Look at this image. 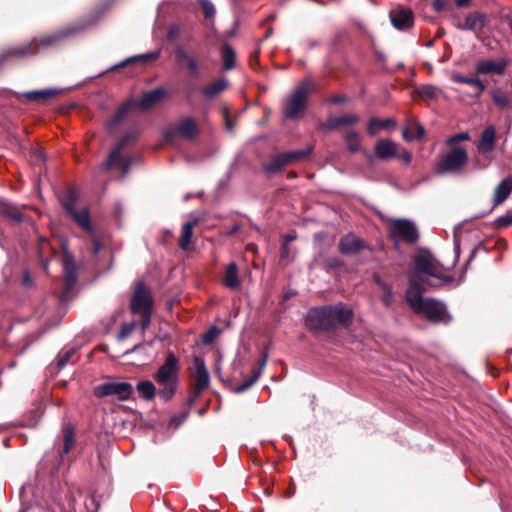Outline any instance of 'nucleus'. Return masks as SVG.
<instances>
[{"label":"nucleus","mask_w":512,"mask_h":512,"mask_svg":"<svg viewBox=\"0 0 512 512\" xmlns=\"http://www.w3.org/2000/svg\"><path fill=\"white\" fill-rule=\"evenodd\" d=\"M509 62V59L506 57L479 59L474 66L475 74L477 76H503L506 73Z\"/></svg>","instance_id":"obj_12"},{"label":"nucleus","mask_w":512,"mask_h":512,"mask_svg":"<svg viewBox=\"0 0 512 512\" xmlns=\"http://www.w3.org/2000/svg\"><path fill=\"white\" fill-rule=\"evenodd\" d=\"M180 368L179 358L173 352H169L164 363L154 375L158 386V396L165 402L170 401L177 391Z\"/></svg>","instance_id":"obj_3"},{"label":"nucleus","mask_w":512,"mask_h":512,"mask_svg":"<svg viewBox=\"0 0 512 512\" xmlns=\"http://www.w3.org/2000/svg\"><path fill=\"white\" fill-rule=\"evenodd\" d=\"M272 34V29H268V31L266 32L265 36H264V39L268 38L270 35Z\"/></svg>","instance_id":"obj_60"},{"label":"nucleus","mask_w":512,"mask_h":512,"mask_svg":"<svg viewBox=\"0 0 512 512\" xmlns=\"http://www.w3.org/2000/svg\"><path fill=\"white\" fill-rule=\"evenodd\" d=\"M74 31H75V28H69V29L62 30L58 33L43 37L42 39L39 40V45L40 46H48V45L54 44L59 39L73 33Z\"/></svg>","instance_id":"obj_40"},{"label":"nucleus","mask_w":512,"mask_h":512,"mask_svg":"<svg viewBox=\"0 0 512 512\" xmlns=\"http://www.w3.org/2000/svg\"><path fill=\"white\" fill-rule=\"evenodd\" d=\"M376 283L379 285V287L383 290V296L382 301L385 303V305H389L392 300V289L389 285H387L385 282H383L380 277H375Z\"/></svg>","instance_id":"obj_45"},{"label":"nucleus","mask_w":512,"mask_h":512,"mask_svg":"<svg viewBox=\"0 0 512 512\" xmlns=\"http://www.w3.org/2000/svg\"><path fill=\"white\" fill-rule=\"evenodd\" d=\"M223 284L231 290H236L240 287L241 280L239 278V271L235 262H231L227 265L223 277Z\"/></svg>","instance_id":"obj_26"},{"label":"nucleus","mask_w":512,"mask_h":512,"mask_svg":"<svg viewBox=\"0 0 512 512\" xmlns=\"http://www.w3.org/2000/svg\"><path fill=\"white\" fill-rule=\"evenodd\" d=\"M63 450L61 452V457H63L64 454H67L73 443H74V436H73V431L70 429V428H66L64 429L63 431Z\"/></svg>","instance_id":"obj_44"},{"label":"nucleus","mask_w":512,"mask_h":512,"mask_svg":"<svg viewBox=\"0 0 512 512\" xmlns=\"http://www.w3.org/2000/svg\"><path fill=\"white\" fill-rule=\"evenodd\" d=\"M266 362H267V357L265 356L262 361H261V364H260V368L258 370L254 369L252 371V376L249 380L245 381L244 383H242L241 385H239L235 390L237 393H241V392H244L246 391L247 389H249L256 381L257 379L260 377V374H261V371L262 369L265 367L266 365Z\"/></svg>","instance_id":"obj_36"},{"label":"nucleus","mask_w":512,"mask_h":512,"mask_svg":"<svg viewBox=\"0 0 512 512\" xmlns=\"http://www.w3.org/2000/svg\"><path fill=\"white\" fill-rule=\"evenodd\" d=\"M352 318L351 309L337 304L310 309L305 317V324L311 330H330L337 325H349Z\"/></svg>","instance_id":"obj_2"},{"label":"nucleus","mask_w":512,"mask_h":512,"mask_svg":"<svg viewBox=\"0 0 512 512\" xmlns=\"http://www.w3.org/2000/svg\"><path fill=\"white\" fill-rule=\"evenodd\" d=\"M499 226H502V227H508L510 225H512V213H507L505 215H502L498 218L497 220Z\"/></svg>","instance_id":"obj_54"},{"label":"nucleus","mask_w":512,"mask_h":512,"mask_svg":"<svg viewBox=\"0 0 512 512\" xmlns=\"http://www.w3.org/2000/svg\"><path fill=\"white\" fill-rule=\"evenodd\" d=\"M374 151L377 158L387 160L398 155L399 144L391 139H380L376 142Z\"/></svg>","instance_id":"obj_20"},{"label":"nucleus","mask_w":512,"mask_h":512,"mask_svg":"<svg viewBox=\"0 0 512 512\" xmlns=\"http://www.w3.org/2000/svg\"><path fill=\"white\" fill-rule=\"evenodd\" d=\"M198 2L201 4L204 15L206 18H211L215 15V7L213 3L209 0H198Z\"/></svg>","instance_id":"obj_49"},{"label":"nucleus","mask_w":512,"mask_h":512,"mask_svg":"<svg viewBox=\"0 0 512 512\" xmlns=\"http://www.w3.org/2000/svg\"><path fill=\"white\" fill-rule=\"evenodd\" d=\"M439 89L432 85H424L418 89V93L421 97L426 99H434L437 97Z\"/></svg>","instance_id":"obj_46"},{"label":"nucleus","mask_w":512,"mask_h":512,"mask_svg":"<svg viewBox=\"0 0 512 512\" xmlns=\"http://www.w3.org/2000/svg\"><path fill=\"white\" fill-rule=\"evenodd\" d=\"M135 328H136L135 321L123 323L121 325V329L117 336L118 340L122 341V340L126 339L128 336H130L132 334V332L135 330Z\"/></svg>","instance_id":"obj_47"},{"label":"nucleus","mask_w":512,"mask_h":512,"mask_svg":"<svg viewBox=\"0 0 512 512\" xmlns=\"http://www.w3.org/2000/svg\"><path fill=\"white\" fill-rule=\"evenodd\" d=\"M199 129L196 121L191 117L182 119L176 127L169 128L165 131L167 141H172L178 134L184 139L192 140L198 134Z\"/></svg>","instance_id":"obj_14"},{"label":"nucleus","mask_w":512,"mask_h":512,"mask_svg":"<svg viewBox=\"0 0 512 512\" xmlns=\"http://www.w3.org/2000/svg\"><path fill=\"white\" fill-rule=\"evenodd\" d=\"M63 270L66 290L68 291L77 281V267L73 256L68 252H65L63 255Z\"/></svg>","instance_id":"obj_22"},{"label":"nucleus","mask_w":512,"mask_h":512,"mask_svg":"<svg viewBox=\"0 0 512 512\" xmlns=\"http://www.w3.org/2000/svg\"><path fill=\"white\" fill-rule=\"evenodd\" d=\"M396 122L391 118L386 119H378L376 117H372L369 120V124L367 127V131L371 136L376 135L381 129H386L389 126H395Z\"/></svg>","instance_id":"obj_31"},{"label":"nucleus","mask_w":512,"mask_h":512,"mask_svg":"<svg viewBox=\"0 0 512 512\" xmlns=\"http://www.w3.org/2000/svg\"><path fill=\"white\" fill-rule=\"evenodd\" d=\"M57 92L58 91L56 89H45V90H39V91H29V92H26L24 95L29 100L45 101V100L50 99L53 96H55L57 94Z\"/></svg>","instance_id":"obj_38"},{"label":"nucleus","mask_w":512,"mask_h":512,"mask_svg":"<svg viewBox=\"0 0 512 512\" xmlns=\"http://www.w3.org/2000/svg\"><path fill=\"white\" fill-rule=\"evenodd\" d=\"M496 137V128L492 124L486 126L481 132L479 140L476 143V148L477 151L486 158V161L482 163L480 160H477L475 163L477 169H486L490 165L491 158L488 157V155L495 148Z\"/></svg>","instance_id":"obj_9"},{"label":"nucleus","mask_w":512,"mask_h":512,"mask_svg":"<svg viewBox=\"0 0 512 512\" xmlns=\"http://www.w3.org/2000/svg\"><path fill=\"white\" fill-rule=\"evenodd\" d=\"M366 248L367 243L353 233L341 237L338 244V249L343 255H356Z\"/></svg>","instance_id":"obj_17"},{"label":"nucleus","mask_w":512,"mask_h":512,"mask_svg":"<svg viewBox=\"0 0 512 512\" xmlns=\"http://www.w3.org/2000/svg\"><path fill=\"white\" fill-rule=\"evenodd\" d=\"M160 54H161L160 50H155V51L150 52V53L133 56V57H130V58L120 62L119 64L113 66L112 69H117V68H120V67H124L125 65H127L130 62H135V61H140V60L141 61H148V60H152V59H157L160 56Z\"/></svg>","instance_id":"obj_37"},{"label":"nucleus","mask_w":512,"mask_h":512,"mask_svg":"<svg viewBox=\"0 0 512 512\" xmlns=\"http://www.w3.org/2000/svg\"><path fill=\"white\" fill-rule=\"evenodd\" d=\"M359 121V117L354 114H347L340 117H334L328 120L327 128L334 130L340 126L353 125Z\"/></svg>","instance_id":"obj_30"},{"label":"nucleus","mask_w":512,"mask_h":512,"mask_svg":"<svg viewBox=\"0 0 512 512\" xmlns=\"http://www.w3.org/2000/svg\"><path fill=\"white\" fill-rule=\"evenodd\" d=\"M197 225V220L186 222L182 227L181 236L179 239V246L181 249L186 250L192 239L193 228Z\"/></svg>","instance_id":"obj_33"},{"label":"nucleus","mask_w":512,"mask_h":512,"mask_svg":"<svg viewBox=\"0 0 512 512\" xmlns=\"http://www.w3.org/2000/svg\"><path fill=\"white\" fill-rule=\"evenodd\" d=\"M469 0H456V4L460 7L467 5Z\"/></svg>","instance_id":"obj_59"},{"label":"nucleus","mask_w":512,"mask_h":512,"mask_svg":"<svg viewBox=\"0 0 512 512\" xmlns=\"http://www.w3.org/2000/svg\"><path fill=\"white\" fill-rule=\"evenodd\" d=\"M468 152L464 147H452L436 163L438 174H460L468 163Z\"/></svg>","instance_id":"obj_7"},{"label":"nucleus","mask_w":512,"mask_h":512,"mask_svg":"<svg viewBox=\"0 0 512 512\" xmlns=\"http://www.w3.org/2000/svg\"><path fill=\"white\" fill-rule=\"evenodd\" d=\"M508 84V89L496 86L489 90V96L493 104L501 111L512 108V80Z\"/></svg>","instance_id":"obj_18"},{"label":"nucleus","mask_w":512,"mask_h":512,"mask_svg":"<svg viewBox=\"0 0 512 512\" xmlns=\"http://www.w3.org/2000/svg\"><path fill=\"white\" fill-rule=\"evenodd\" d=\"M194 373V397L191 402L197 398L208 386L210 382L209 372L205 366L204 360L195 356L193 358Z\"/></svg>","instance_id":"obj_16"},{"label":"nucleus","mask_w":512,"mask_h":512,"mask_svg":"<svg viewBox=\"0 0 512 512\" xmlns=\"http://www.w3.org/2000/svg\"><path fill=\"white\" fill-rule=\"evenodd\" d=\"M68 214L78 224L79 227H81L87 233L93 234L88 207H83L80 210L75 209Z\"/></svg>","instance_id":"obj_25"},{"label":"nucleus","mask_w":512,"mask_h":512,"mask_svg":"<svg viewBox=\"0 0 512 512\" xmlns=\"http://www.w3.org/2000/svg\"><path fill=\"white\" fill-rule=\"evenodd\" d=\"M424 291L407 289L405 298L411 309L419 314H423L428 320L433 322H446L449 320L446 307L443 303L434 299H424Z\"/></svg>","instance_id":"obj_4"},{"label":"nucleus","mask_w":512,"mask_h":512,"mask_svg":"<svg viewBox=\"0 0 512 512\" xmlns=\"http://www.w3.org/2000/svg\"><path fill=\"white\" fill-rule=\"evenodd\" d=\"M175 62L181 69H187L193 76L200 75L199 63L191 51L183 45H178L174 49Z\"/></svg>","instance_id":"obj_15"},{"label":"nucleus","mask_w":512,"mask_h":512,"mask_svg":"<svg viewBox=\"0 0 512 512\" xmlns=\"http://www.w3.org/2000/svg\"><path fill=\"white\" fill-rule=\"evenodd\" d=\"M509 27H510V29L512 31V22L509 23Z\"/></svg>","instance_id":"obj_63"},{"label":"nucleus","mask_w":512,"mask_h":512,"mask_svg":"<svg viewBox=\"0 0 512 512\" xmlns=\"http://www.w3.org/2000/svg\"><path fill=\"white\" fill-rule=\"evenodd\" d=\"M432 6L435 11L440 12L446 7V1L445 0H434Z\"/></svg>","instance_id":"obj_55"},{"label":"nucleus","mask_w":512,"mask_h":512,"mask_svg":"<svg viewBox=\"0 0 512 512\" xmlns=\"http://www.w3.org/2000/svg\"><path fill=\"white\" fill-rule=\"evenodd\" d=\"M346 101V98L345 96H342V95H336L332 98V103L334 104H341V103H344Z\"/></svg>","instance_id":"obj_57"},{"label":"nucleus","mask_w":512,"mask_h":512,"mask_svg":"<svg viewBox=\"0 0 512 512\" xmlns=\"http://www.w3.org/2000/svg\"><path fill=\"white\" fill-rule=\"evenodd\" d=\"M485 25V18L483 15L475 13L469 14L465 17L464 23L458 25V27L462 30H470L475 31L477 29L483 28Z\"/></svg>","instance_id":"obj_28"},{"label":"nucleus","mask_w":512,"mask_h":512,"mask_svg":"<svg viewBox=\"0 0 512 512\" xmlns=\"http://www.w3.org/2000/svg\"><path fill=\"white\" fill-rule=\"evenodd\" d=\"M219 330L216 327L210 328L202 337L204 344L211 343L218 335Z\"/></svg>","instance_id":"obj_52"},{"label":"nucleus","mask_w":512,"mask_h":512,"mask_svg":"<svg viewBox=\"0 0 512 512\" xmlns=\"http://www.w3.org/2000/svg\"><path fill=\"white\" fill-rule=\"evenodd\" d=\"M425 134L424 127L416 120H408L402 130V136L406 141L420 140Z\"/></svg>","instance_id":"obj_27"},{"label":"nucleus","mask_w":512,"mask_h":512,"mask_svg":"<svg viewBox=\"0 0 512 512\" xmlns=\"http://www.w3.org/2000/svg\"><path fill=\"white\" fill-rule=\"evenodd\" d=\"M388 233L396 247L400 242L412 244L419 238L416 224L408 219H389Z\"/></svg>","instance_id":"obj_8"},{"label":"nucleus","mask_w":512,"mask_h":512,"mask_svg":"<svg viewBox=\"0 0 512 512\" xmlns=\"http://www.w3.org/2000/svg\"><path fill=\"white\" fill-rule=\"evenodd\" d=\"M151 312L152 311L138 313L140 315V325L143 333L146 331V329L149 327L151 323Z\"/></svg>","instance_id":"obj_51"},{"label":"nucleus","mask_w":512,"mask_h":512,"mask_svg":"<svg viewBox=\"0 0 512 512\" xmlns=\"http://www.w3.org/2000/svg\"><path fill=\"white\" fill-rule=\"evenodd\" d=\"M392 25L399 30H405L413 24L412 11L404 7H396L390 11Z\"/></svg>","instance_id":"obj_19"},{"label":"nucleus","mask_w":512,"mask_h":512,"mask_svg":"<svg viewBox=\"0 0 512 512\" xmlns=\"http://www.w3.org/2000/svg\"><path fill=\"white\" fill-rule=\"evenodd\" d=\"M128 139L129 135H126L117 143V145L109 153L107 160L101 165V170L119 168L123 175L129 172L131 162L127 157L122 155V149L128 142Z\"/></svg>","instance_id":"obj_11"},{"label":"nucleus","mask_w":512,"mask_h":512,"mask_svg":"<svg viewBox=\"0 0 512 512\" xmlns=\"http://www.w3.org/2000/svg\"><path fill=\"white\" fill-rule=\"evenodd\" d=\"M288 165L285 153L275 155L264 164L263 168L267 173H276L281 170L284 166Z\"/></svg>","instance_id":"obj_32"},{"label":"nucleus","mask_w":512,"mask_h":512,"mask_svg":"<svg viewBox=\"0 0 512 512\" xmlns=\"http://www.w3.org/2000/svg\"><path fill=\"white\" fill-rule=\"evenodd\" d=\"M136 390L140 397L145 400H152L156 395H158V389L149 380H143L137 383Z\"/></svg>","instance_id":"obj_29"},{"label":"nucleus","mask_w":512,"mask_h":512,"mask_svg":"<svg viewBox=\"0 0 512 512\" xmlns=\"http://www.w3.org/2000/svg\"><path fill=\"white\" fill-rule=\"evenodd\" d=\"M133 386L127 382H106L94 388V395L98 398L113 396L124 401L131 397Z\"/></svg>","instance_id":"obj_10"},{"label":"nucleus","mask_w":512,"mask_h":512,"mask_svg":"<svg viewBox=\"0 0 512 512\" xmlns=\"http://www.w3.org/2000/svg\"><path fill=\"white\" fill-rule=\"evenodd\" d=\"M311 153V148L285 152L288 164L306 158Z\"/></svg>","instance_id":"obj_42"},{"label":"nucleus","mask_w":512,"mask_h":512,"mask_svg":"<svg viewBox=\"0 0 512 512\" xmlns=\"http://www.w3.org/2000/svg\"><path fill=\"white\" fill-rule=\"evenodd\" d=\"M512 193V177L507 176L500 181L499 184L494 188L492 195V205L493 207L499 206L504 203L510 194Z\"/></svg>","instance_id":"obj_21"},{"label":"nucleus","mask_w":512,"mask_h":512,"mask_svg":"<svg viewBox=\"0 0 512 512\" xmlns=\"http://www.w3.org/2000/svg\"><path fill=\"white\" fill-rule=\"evenodd\" d=\"M295 239V236L294 235H287L286 236V240L287 241H293Z\"/></svg>","instance_id":"obj_61"},{"label":"nucleus","mask_w":512,"mask_h":512,"mask_svg":"<svg viewBox=\"0 0 512 512\" xmlns=\"http://www.w3.org/2000/svg\"><path fill=\"white\" fill-rule=\"evenodd\" d=\"M77 350L75 348H70L66 351H62L57 356V366L59 369H62L64 366H66L70 361L71 358L76 354Z\"/></svg>","instance_id":"obj_43"},{"label":"nucleus","mask_w":512,"mask_h":512,"mask_svg":"<svg viewBox=\"0 0 512 512\" xmlns=\"http://www.w3.org/2000/svg\"><path fill=\"white\" fill-rule=\"evenodd\" d=\"M166 95L164 88H156L144 93L138 101L128 100L122 104L115 115L107 121V127L112 129L118 125L133 105H138L141 110H147L159 102Z\"/></svg>","instance_id":"obj_5"},{"label":"nucleus","mask_w":512,"mask_h":512,"mask_svg":"<svg viewBox=\"0 0 512 512\" xmlns=\"http://www.w3.org/2000/svg\"><path fill=\"white\" fill-rule=\"evenodd\" d=\"M315 88L310 79L304 80L283 103V113L289 119L299 117L305 110L306 99Z\"/></svg>","instance_id":"obj_6"},{"label":"nucleus","mask_w":512,"mask_h":512,"mask_svg":"<svg viewBox=\"0 0 512 512\" xmlns=\"http://www.w3.org/2000/svg\"><path fill=\"white\" fill-rule=\"evenodd\" d=\"M1 213L4 216H6L16 222H21L23 220V215L18 210V208L13 205H10V204H3L1 207Z\"/></svg>","instance_id":"obj_41"},{"label":"nucleus","mask_w":512,"mask_h":512,"mask_svg":"<svg viewBox=\"0 0 512 512\" xmlns=\"http://www.w3.org/2000/svg\"><path fill=\"white\" fill-rule=\"evenodd\" d=\"M226 128H227L228 131H232L233 130V125H232V123L229 120L227 115H226Z\"/></svg>","instance_id":"obj_58"},{"label":"nucleus","mask_w":512,"mask_h":512,"mask_svg":"<svg viewBox=\"0 0 512 512\" xmlns=\"http://www.w3.org/2000/svg\"><path fill=\"white\" fill-rule=\"evenodd\" d=\"M396 157L401 159V160H403L407 164L410 163L411 160H412L411 153L408 150H406V149H404V148H402L400 146H399L398 155Z\"/></svg>","instance_id":"obj_53"},{"label":"nucleus","mask_w":512,"mask_h":512,"mask_svg":"<svg viewBox=\"0 0 512 512\" xmlns=\"http://www.w3.org/2000/svg\"><path fill=\"white\" fill-rule=\"evenodd\" d=\"M287 255V247L286 245L283 246V251H282V257L286 256Z\"/></svg>","instance_id":"obj_62"},{"label":"nucleus","mask_w":512,"mask_h":512,"mask_svg":"<svg viewBox=\"0 0 512 512\" xmlns=\"http://www.w3.org/2000/svg\"><path fill=\"white\" fill-rule=\"evenodd\" d=\"M101 249V245H100V242L96 239V238H93V254L94 255H97L99 253Z\"/></svg>","instance_id":"obj_56"},{"label":"nucleus","mask_w":512,"mask_h":512,"mask_svg":"<svg viewBox=\"0 0 512 512\" xmlns=\"http://www.w3.org/2000/svg\"><path fill=\"white\" fill-rule=\"evenodd\" d=\"M221 57L223 61V69L225 71L231 70L235 65L236 58L234 49L230 45L225 44L222 47Z\"/></svg>","instance_id":"obj_35"},{"label":"nucleus","mask_w":512,"mask_h":512,"mask_svg":"<svg viewBox=\"0 0 512 512\" xmlns=\"http://www.w3.org/2000/svg\"><path fill=\"white\" fill-rule=\"evenodd\" d=\"M413 262L408 289L426 291L428 287H438L450 281L444 267L429 252L420 251Z\"/></svg>","instance_id":"obj_1"},{"label":"nucleus","mask_w":512,"mask_h":512,"mask_svg":"<svg viewBox=\"0 0 512 512\" xmlns=\"http://www.w3.org/2000/svg\"><path fill=\"white\" fill-rule=\"evenodd\" d=\"M228 80L225 77H220L211 81L202 88V94L207 99H213L228 87Z\"/></svg>","instance_id":"obj_24"},{"label":"nucleus","mask_w":512,"mask_h":512,"mask_svg":"<svg viewBox=\"0 0 512 512\" xmlns=\"http://www.w3.org/2000/svg\"><path fill=\"white\" fill-rule=\"evenodd\" d=\"M470 139V135L468 132H460L455 135H452L451 137L447 138L445 141V144L447 146H453L456 142L459 141H468Z\"/></svg>","instance_id":"obj_48"},{"label":"nucleus","mask_w":512,"mask_h":512,"mask_svg":"<svg viewBox=\"0 0 512 512\" xmlns=\"http://www.w3.org/2000/svg\"><path fill=\"white\" fill-rule=\"evenodd\" d=\"M180 33H181L180 25L178 23H172L169 26L167 38H168V40L173 41L179 37Z\"/></svg>","instance_id":"obj_50"},{"label":"nucleus","mask_w":512,"mask_h":512,"mask_svg":"<svg viewBox=\"0 0 512 512\" xmlns=\"http://www.w3.org/2000/svg\"><path fill=\"white\" fill-rule=\"evenodd\" d=\"M152 304L153 299L150 289L143 282H138L131 298V312L136 314L140 312L152 311Z\"/></svg>","instance_id":"obj_13"},{"label":"nucleus","mask_w":512,"mask_h":512,"mask_svg":"<svg viewBox=\"0 0 512 512\" xmlns=\"http://www.w3.org/2000/svg\"><path fill=\"white\" fill-rule=\"evenodd\" d=\"M344 141L346 143L347 149L352 152H358L361 150V140L360 135L355 130H350L346 132L344 135Z\"/></svg>","instance_id":"obj_34"},{"label":"nucleus","mask_w":512,"mask_h":512,"mask_svg":"<svg viewBox=\"0 0 512 512\" xmlns=\"http://www.w3.org/2000/svg\"><path fill=\"white\" fill-rule=\"evenodd\" d=\"M451 80L455 83L459 84H467L474 88L473 97L479 98L483 92L486 90V86L483 81L478 77H466L459 73H453L451 75Z\"/></svg>","instance_id":"obj_23"},{"label":"nucleus","mask_w":512,"mask_h":512,"mask_svg":"<svg viewBox=\"0 0 512 512\" xmlns=\"http://www.w3.org/2000/svg\"><path fill=\"white\" fill-rule=\"evenodd\" d=\"M78 199V193L74 189H69L65 196L63 197L61 203L64 209L67 211V213H70L71 211L75 210L76 202Z\"/></svg>","instance_id":"obj_39"}]
</instances>
